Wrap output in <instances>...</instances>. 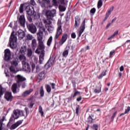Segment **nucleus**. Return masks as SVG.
Returning <instances> with one entry per match:
<instances>
[{"mask_svg": "<svg viewBox=\"0 0 130 130\" xmlns=\"http://www.w3.org/2000/svg\"><path fill=\"white\" fill-rule=\"evenodd\" d=\"M45 32V28L43 26L39 27V32L37 33V40L38 42V47L36 50V53L40 54V50L45 49V46L43 43V32Z\"/></svg>", "mask_w": 130, "mask_h": 130, "instance_id": "f257e3e1", "label": "nucleus"}, {"mask_svg": "<svg viewBox=\"0 0 130 130\" xmlns=\"http://www.w3.org/2000/svg\"><path fill=\"white\" fill-rule=\"evenodd\" d=\"M25 81H26V78L21 75L17 76V83H13L11 88L13 94H17V93L20 92V89L18 88V85L19 88L21 86L23 89L26 88V82H25Z\"/></svg>", "mask_w": 130, "mask_h": 130, "instance_id": "f03ea898", "label": "nucleus"}, {"mask_svg": "<svg viewBox=\"0 0 130 130\" xmlns=\"http://www.w3.org/2000/svg\"><path fill=\"white\" fill-rule=\"evenodd\" d=\"M17 29L18 26H14L13 27L12 32L9 39V46L12 49L17 48V41L18 39L17 38V32H16V31H17Z\"/></svg>", "mask_w": 130, "mask_h": 130, "instance_id": "7ed1b4c3", "label": "nucleus"}, {"mask_svg": "<svg viewBox=\"0 0 130 130\" xmlns=\"http://www.w3.org/2000/svg\"><path fill=\"white\" fill-rule=\"evenodd\" d=\"M19 112H18V110H14L13 111V113L11 115V117L10 118L9 121L7 125V127H9V126H11V124H12V123L15 122V120H16V119H18V118H19Z\"/></svg>", "mask_w": 130, "mask_h": 130, "instance_id": "20e7f679", "label": "nucleus"}, {"mask_svg": "<svg viewBox=\"0 0 130 130\" xmlns=\"http://www.w3.org/2000/svg\"><path fill=\"white\" fill-rule=\"evenodd\" d=\"M56 57L54 55H51L50 58L47 63L45 64V68L46 70H48L50 68H51L52 66H53L54 63V61H55Z\"/></svg>", "mask_w": 130, "mask_h": 130, "instance_id": "39448f33", "label": "nucleus"}, {"mask_svg": "<svg viewBox=\"0 0 130 130\" xmlns=\"http://www.w3.org/2000/svg\"><path fill=\"white\" fill-rule=\"evenodd\" d=\"M22 71L26 73V74H29L31 72V67H30V64L29 63L27 62L25 60L22 61Z\"/></svg>", "mask_w": 130, "mask_h": 130, "instance_id": "423d86ee", "label": "nucleus"}, {"mask_svg": "<svg viewBox=\"0 0 130 130\" xmlns=\"http://www.w3.org/2000/svg\"><path fill=\"white\" fill-rule=\"evenodd\" d=\"M46 16L47 20H52L53 17H55L56 14V10L53 9L52 11L48 10L46 11Z\"/></svg>", "mask_w": 130, "mask_h": 130, "instance_id": "0eeeda50", "label": "nucleus"}, {"mask_svg": "<svg viewBox=\"0 0 130 130\" xmlns=\"http://www.w3.org/2000/svg\"><path fill=\"white\" fill-rule=\"evenodd\" d=\"M25 11L28 16H34L35 17H36V12L34 10V7L30 5H28L25 8Z\"/></svg>", "mask_w": 130, "mask_h": 130, "instance_id": "6e6552de", "label": "nucleus"}, {"mask_svg": "<svg viewBox=\"0 0 130 130\" xmlns=\"http://www.w3.org/2000/svg\"><path fill=\"white\" fill-rule=\"evenodd\" d=\"M41 6L42 8L48 9L52 8V4H50V0H42L41 2Z\"/></svg>", "mask_w": 130, "mask_h": 130, "instance_id": "1a4fd4ad", "label": "nucleus"}, {"mask_svg": "<svg viewBox=\"0 0 130 130\" xmlns=\"http://www.w3.org/2000/svg\"><path fill=\"white\" fill-rule=\"evenodd\" d=\"M58 27L57 28L56 34L55 35V39H58L59 36L62 33V29H61V21L59 19L58 20L57 22Z\"/></svg>", "mask_w": 130, "mask_h": 130, "instance_id": "9d476101", "label": "nucleus"}, {"mask_svg": "<svg viewBox=\"0 0 130 130\" xmlns=\"http://www.w3.org/2000/svg\"><path fill=\"white\" fill-rule=\"evenodd\" d=\"M11 50L9 49H6L4 51V60L10 61L11 60Z\"/></svg>", "mask_w": 130, "mask_h": 130, "instance_id": "9b49d317", "label": "nucleus"}, {"mask_svg": "<svg viewBox=\"0 0 130 130\" xmlns=\"http://www.w3.org/2000/svg\"><path fill=\"white\" fill-rule=\"evenodd\" d=\"M27 28L29 30V31L32 34H35L36 33V26L33 23L27 24Z\"/></svg>", "mask_w": 130, "mask_h": 130, "instance_id": "f8f14e48", "label": "nucleus"}, {"mask_svg": "<svg viewBox=\"0 0 130 130\" xmlns=\"http://www.w3.org/2000/svg\"><path fill=\"white\" fill-rule=\"evenodd\" d=\"M23 121H24L23 119L22 120H19L17 121L16 123L13 124L11 126H9L8 127H10V130H13V129H16L19 125H20V124H22L23 123Z\"/></svg>", "mask_w": 130, "mask_h": 130, "instance_id": "ddd939ff", "label": "nucleus"}, {"mask_svg": "<svg viewBox=\"0 0 130 130\" xmlns=\"http://www.w3.org/2000/svg\"><path fill=\"white\" fill-rule=\"evenodd\" d=\"M4 98L6 99V100H7V101L12 102V101H13V98H14V96H13L12 95V92L6 91L5 94Z\"/></svg>", "mask_w": 130, "mask_h": 130, "instance_id": "4468645a", "label": "nucleus"}, {"mask_svg": "<svg viewBox=\"0 0 130 130\" xmlns=\"http://www.w3.org/2000/svg\"><path fill=\"white\" fill-rule=\"evenodd\" d=\"M75 19V28H78L80 25H81V17L80 15H77L74 17Z\"/></svg>", "mask_w": 130, "mask_h": 130, "instance_id": "2eb2a0df", "label": "nucleus"}, {"mask_svg": "<svg viewBox=\"0 0 130 130\" xmlns=\"http://www.w3.org/2000/svg\"><path fill=\"white\" fill-rule=\"evenodd\" d=\"M17 34H18V39L19 40H22L26 35V34H25V32L22 29L18 30L17 31Z\"/></svg>", "mask_w": 130, "mask_h": 130, "instance_id": "dca6fc26", "label": "nucleus"}, {"mask_svg": "<svg viewBox=\"0 0 130 130\" xmlns=\"http://www.w3.org/2000/svg\"><path fill=\"white\" fill-rule=\"evenodd\" d=\"M19 23L21 27H25V23H26V19H25L24 15H21L19 19Z\"/></svg>", "mask_w": 130, "mask_h": 130, "instance_id": "f3484780", "label": "nucleus"}, {"mask_svg": "<svg viewBox=\"0 0 130 130\" xmlns=\"http://www.w3.org/2000/svg\"><path fill=\"white\" fill-rule=\"evenodd\" d=\"M28 102L29 103L27 105L28 108H33V106H34V104H35V100L33 96L28 99Z\"/></svg>", "mask_w": 130, "mask_h": 130, "instance_id": "a211bd4d", "label": "nucleus"}, {"mask_svg": "<svg viewBox=\"0 0 130 130\" xmlns=\"http://www.w3.org/2000/svg\"><path fill=\"white\" fill-rule=\"evenodd\" d=\"M38 79L40 81H42V80L45 79V71H43L40 72L38 76Z\"/></svg>", "mask_w": 130, "mask_h": 130, "instance_id": "6ab92c4d", "label": "nucleus"}, {"mask_svg": "<svg viewBox=\"0 0 130 130\" xmlns=\"http://www.w3.org/2000/svg\"><path fill=\"white\" fill-rule=\"evenodd\" d=\"M70 46H66V47L64 49V50L62 53V56H63V57H67V56L69 55V52L70 51Z\"/></svg>", "mask_w": 130, "mask_h": 130, "instance_id": "aec40b11", "label": "nucleus"}, {"mask_svg": "<svg viewBox=\"0 0 130 130\" xmlns=\"http://www.w3.org/2000/svg\"><path fill=\"white\" fill-rule=\"evenodd\" d=\"M85 29H86V20H85L83 21L80 26V28L79 31H81V32H84V31H85Z\"/></svg>", "mask_w": 130, "mask_h": 130, "instance_id": "412c9836", "label": "nucleus"}, {"mask_svg": "<svg viewBox=\"0 0 130 130\" xmlns=\"http://www.w3.org/2000/svg\"><path fill=\"white\" fill-rule=\"evenodd\" d=\"M32 92H33V89H30L29 90L24 91L22 93V96L23 97H26V96H28V95H29L30 93H32Z\"/></svg>", "mask_w": 130, "mask_h": 130, "instance_id": "4be33fe9", "label": "nucleus"}, {"mask_svg": "<svg viewBox=\"0 0 130 130\" xmlns=\"http://www.w3.org/2000/svg\"><path fill=\"white\" fill-rule=\"evenodd\" d=\"M93 117H94V114L89 115L87 118L88 123H93Z\"/></svg>", "mask_w": 130, "mask_h": 130, "instance_id": "5701e85b", "label": "nucleus"}, {"mask_svg": "<svg viewBox=\"0 0 130 130\" xmlns=\"http://www.w3.org/2000/svg\"><path fill=\"white\" fill-rule=\"evenodd\" d=\"M27 51V47L26 46H23L21 47V49H20V53H25Z\"/></svg>", "mask_w": 130, "mask_h": 130, "instance_id": "b1692460", "label": "nucleus"}, {"mask_svg": "<svg viewBox=\"0 0 130 130\" xmlns=\"http://www.w3.org/2000/svg\"><path fill=\"white\" fill-rule=\"evenodd\" d=\"M67 39H68V34H65L63 35L61 38V42L62 44H63V43L67 41Z\"/></svg>", "mask_w": 130, "mask_h": 130, "instance_id": "393cba45", "label": "nucleus"}, {"mask_svg": "<svg viewBox=\"0 0 130 130\" xmlns=\"http://www.w3.org/2000/svg\"><path fill=\"white\" fill-rule=\"evenodd\" d=\"M39 112L40 113L41 116H42V117L44 116V112H43V109L41 106H39Z\"/></svg>", "mask_w": 130, "mask_h": 130, "instance_id": "a878e982", "label": "nucleus"}, {"mask_svg": "<svg viewBox=\"0 0 130 130\" xmlns=\"http://www.w3.org/2000/svg\"><path fill=\"white\" fill-rule=\"evenodd\" d=\"M130 111V107L128 106L127 109H125V112L120 114V117L122 116V115H124V114H126V113H128Z\"/></svg>", "mask_w": 130, "mask_h": 130, "instance_id": "bb28decb", "label": "nucleus"}, {"mask_svg": "<svg viewBox=\"0 0 130 130\" xmlns=\"http://www.w3.org/2000/svg\"><path fill=\"white\" fill-rule=\"evenodd\" d=\"M40 97H44V89H43V86H42L40 89Z\"/></svg>", "mask_w": 130, "mask_h": 130, "instance_id": "cd10ccee", "label": "nucleus"}, {"mask_svg": "<svg viewBox=\"0 0 130 130\" xmlns=\"http://www.w3.org/2000/svg\"><path fill=\"white\" fill-rule=\"evenodd\" d=\"M31 46L32 48H35L37 46V42H36V39H33L32 40Z\"/></svg>", "mask_w": 130, "mask_h": 130, "instance_id": "c85d7f7f", "label": "nucleus"}, {"mask_svg": "<svg viewBox=\"0 0 130 130\" xmlns=\"http://www.w3.org/2000/svg\"><path fill=\"white\" fill-rule=\"evenodd\" d=\"M118 35V30H116L112 35H111L110 37L108 38V40H110L111 38H113V37L116 36V35Z\"/></svg>", "mask_w": 130, "mask_h": 130, "instance_id": "c756f323", "label": "nucleus"}, {"mask_svg": "<svg viewBox=\"0 0 130 130\" xmlns=\"http://www.w3.org/2000/svg\"><path fill=\"white\" fill-rule=\"evenodd\" d=\"M59 10L60 12H64L66 10H67V8L66 7L62 6V5H59Z\"/></svg>", "mask_w": 130, "mask_h": 130, "instance_id": "7c9ffc66", "label": "nucleus"}, {"mask_svg": "<svg viewBox=\"0 0 130 130\" xmlns=\"http://www.w3.org/2000/svg\"><path fill=\"white\" fill-rule=\"evenodd\" d=\"M95 13H96V8H92L90 11V16H94Z\"/></svg>", "mask_w": 130, "mask_h": 130, "instance_id": "2f4dec72", "label": "nucleus"}, {"mask_svg": "<svg viewBox=\"0 0 130 130\" xmlns=\"http://www.w3.org/2000/svg\"><path fill=\"white\" fill-rule=\"evenodd\" d=\"M32 50L31 49H28L27 53V56H28V57H31V56H32Z\"/></svg>", "mask_w": 130, "mask_h": 130, "instance_id": "473e14b6", "label": "nucleus"}, {"mask_svg": "<svg viewBox=\"0 0 130 130\" xmlns=\"http://www.w3.org/2000/svg\"><path fill=\"white\" fill-rule=\"evenodd\" d=\"M23 12H24V4H21L19 8V13L22 14Z\"/></svg>", "mask_w": 130, "mask_h": 130, "instance_id": "72a5a7b5", "label": "nucleus"}, {"mask_svg": "<svg viewBox=\"0 0 130 130\" xmlns=\"http://www.w3.org/2000/svg\"><path fill=\"white\" fill-rule=\"evenodd\" d=\"M24 110H25V113H26V115H25L24 118H26L27 116H28V115H29V113H30V111H29V109L27 107H25L24 108Z\"/></svg>", "mask_w": 130, "mask_h": 130, "instance_id": "f704fd0d", "label": "nucleus"}, {"mask_svg": "<svg viewBox=\"0 0 130 130\" xmlns=\"http://www.w3.org/2000/svg\"><path fill=\"white\" fill-rule=\"evenodd\" d=\"M103 5V2L102 0H99L98 3V8L100 9Z\"/></svg>", "mask_w": 130, "mask_h": 130, "instance_id": "c9c22d12", "label": "nucleus"}, {"mask_svg": "<svg viewBox=\"0 0 130 130\" xmlns=\"http://www.w3.org/2000/svg\"><path fill=\"white\" fill-rule=\"evenodd\" d=\"M51 42H52V36H51L47 41V44L48 46H50Z\"/></svg>", "mask_w": 130, "mask_h": 130, "instance_id": "e433bc0d", "label": "nucleus"}, {"mask_svg": "<svg viewBox=\"0 0 130 130\" xmlns=\"http://www.w3.org/2000/svg\"><path fill=\"white\" fill-rule=\"evenodd\" d=\"M99 126L98 124H93V125L91 126V128L94 130H98V128Z\"/></svg>", "mask_w": 130, "mask_h": 130, "instance_id": "4c0bfd02", "label": "nucleus"}, {"mask_svg": "<svg viewBox=\"0 0 130 130\" xmlns=\"http://www.w3.org/2000/svg\"><path fill=\"white\" fill-rule=\"evenodd\" d=\"M111 13H109V12H107L106 13V16L104 18V19L103 20V22H105V21H106L107 20V19H108V18L109 17V16H110Z\"/></svg>", "mask_w": 130, "mask_h": 130, "instance_id": "58836bf2", "label": "nucleus"}, {"mask_svg": "<svg viewBox=\"0 0 130 130\" xmlns=\"http://www.w3.org/2000/svg\"><path fill=\"white\" fill-rule=\"evenodd\" d=\"M44 60V56L40 55L39 56V63L41 64L42 62Z\"/></svg>", "mask_w": 130, "mask_h": 130, "instance_id": "ea45409f", "label": "nucleus"}, {"mask_svg": "<svg viewBox=\"0 0 130 130\" xmlns=\"http://www.w3.org/2000/svg\"><path fill=\"white\" fill-rule=\"evenodd\" d=\"M94 93H95V94H99V93L101 92V88L100 89H98V88H95L93 90Z\"/></svg>", "mask_w": 130, "mask_h": 130, "instance_id": "a19ab883", "label": "nucleus"}, {"mask_svg": "<svg viewBox=\"0 0 130 130\" xmlns=\"http://www.w3.org/2000/svg\"><path fill=\"white\" fill-rule=\"evenodd\" d=\"M79 111H80V105H78L76 107V113L77 115H79Z\"/></svg>", "mask_w": 130, "mask_h": 130, "instance_id": "79ce46f5", "label": "nucleus"}, {"mask_svg": "<svg viewBox=\"0 0 130 130\" xmlns=\"http://www.w3.org/2000/svg\"><path fill=\"white\" fill-rule=\"evenodd\" d=\"M46 90L47 93H50L51 92V87L49 85H47Z\"/></svg>", "mask_w": 130, "mask_h": 130, "instance_id": "37998d69", "label": "nucleus"}, {"mask_svg": "<svg viewBox=\"0 0 130 130\" xmlns=\"http://www.w3.org/2000/svg\"><path fill=\"white\" fill-rule=\"evenodd\" d=\"M117 114V111H115L113 115L112 116L111 118V121H113L115 116H116V114Z\"/></svg>", "mask_w": 130, "mask_h": 130, "instance_id": "c03bdc74", "label": "nucleus"}, {"mask_svg": "<svg viewBox=\"0 0 130 130\" xmlns=\"http://www.w3.org/2000/svg\"><path fill=\"white\" fill-rule=\"evenodd\" d=\"M5 119H6V116H3L2 117V118L1 119H0V125H2L4 124V121H5Z\"/></svg>", "mask_w": 130, "mask_h": 130, "instance_id": "a18cd8bd", "label": "nucleus"}, {"mask_svg": "<svg viewBox=\"0 0 130 130\" xmlns=\"http://www.w3.org/2000/svg\"><path fill=\"white\" fill-rule=\"evenodd\" d=\"M11 64H12V66H15V67H17V66H18V62H17L16 60H13L11 61Z\"/></svg>", "mask_w": 130, "mask_h": 130, "instance_id": "49530a36", "label": "nucleus"}, {"mask_svg": "<svg viewBox=\"0 0 130 130\" xmlns=\"http://www.w3.org/2000/svg\"><path fill=\"white\" fill-rule=\"evenodd\" d=\"M9 70L11 73H14V72H15V67H14V66H10V67L9 68Z\"/></svg>", "mask_w": 130, "mask_h": 130, "instance_id": "de8ad7c7", "label": "nucleus"}, {"mask_svg": "<svg viewBox=\"0 0 130 130\" xmlns=\"http://www.w3.org/2000/svg\"><path fill=\"white\" fill-rule=\"evenodd\" d=\"M26 38L28 39V40H32V38H33V37L32 35L30 34H28L26 35Z\"/></svg>", "mask_w": 130, "mask_h": 130, "instance_id": "09e8293b", "label": "nucleus"}, {"mask_svg": "<svg viewBox=\"0 0 130 130\" xmlns=\"http://www.w3.org/2000/svg\"><path fill=\"white\" fill-rule=\"evenodd\" d=\"M52 7H53V6H57V0H52Z\"/></svg>", "mask_w": 130, "mask_h": 130, "instance_id": "8fccbe9b", "label": "nucleus"}, {"mask_svg": "<svg viewBox=\"0 0 130 130\" xmlns=\"http://www.w3.org/2000/svg\"><path fill=\"white\" fill-rule=\"evenodd\" d=\"M81 92L76 91L75 92L74 95H73V98H74V97H76L77 95H80Z\"/></svg>", "mask_w": 130, "mask_h": 130, "instance_id": "3c124183", "label": "nucleus"}, {"mask_svg": "<svg viewBox=\"0 0 130 130\" xmlns=\"http://www.w3.org/2000/svg\"><path fill=\"white\" fill-rule=\"evenodd\" d=\"M40 55H42V56H44L45 55V51L44 50H40Z\"/></svg>", "mask_w": 130, "mask_h": 130, "instance_id": "603ef678", "label": "nucleus"}, {"mask_svg": "<svg viewBox=\"0 0 130 130\" xmlns=\"http://www.w3.org/2000/svg\"><path fill=\"white\" fill-rule=\"evenodd\" d=\"M18 58L20 59V60H22V59H24V58H25V57L24 55H20L18 57Z\"/></svg>", "mask_w": 130, "mask_h": 130, "instance_id": "864d4df0", "label": "nucleus"}, {"mask_svg": "<svg viewBox=\"0 0 130 130\" xmlns=\"http://www.w3.org/2000/svg\"><path fill=\"white\" fill-rule=\"evenodd\" d=\"M76 37H77V35H76V33L75 32H72L71 34V38L73 39H75L76 38Z\"/></svg>", "mask_w": 130, "mask_h": 130, "instance_id": "5fc2aeb1", "label": "nucleus"}, {"mask_svg": "<svg viewBox=\"0 0 130 130\" xmlns=\"http://www.w3.org/2000/svg\"><path fill=\"white\" fill-rule=\"evenodd\" d=\"M48 31H52V30H53V27H52V26L51 25H48Z\"/></svg>", "mask_w": 130, "mask_h": 130, "instance_id": "6e6d98bb", "label": "nucleus"}, {"mask_svg": "<svg viewBox=\"0 0 130 130\" xmlns=\"http://www.w3.org/2000/svg\"><path fill=\"white\" fill-rule=\"evenodd\" d=\"M31 16H27V20L29 21V23H31L32 21V17H31Z\"/></svg>", "mask_w": 130, "mask_h": 130, "instance_id": "4d7b16f0", "label": "nucleus"}, {"mask_svg": "<svg viewBox=\"0 0 130 130\" xmlns=\"http://www.w3.org/2000/svg\"><path fill=\"white\" fill-rule=\"evenodd\" d=\"M29 3H30V4L31 5V6H35V5H36V3H35V1L34 0H30Z\"/></svg>", "mask_w": 130, "mask_h": 130, "instance_id": "13d9d810", "label": "nucleus"}, {"mask_svg": "<svg viewBox=\"0 0 130 130\" xmlns=\"http://www.w3.org/2000/svg\"><path fill=\"white\" fill-rule=\"evenodd\" d=\"M113 10H114V7L112 6L111 8L109 9L108 12L111 14V12H113Z\"/></svg>", "mask_w": 130, "mask_h": 130, "instance_id": "bf43d9fd", "label": "nucleus"}, {"mask_svg": "<svg viewBox=\"0 0 130 130\" xmlns=\"http://www.w3.org/2000/svg\"><path fill=\"white\" fill-rule=\"evenodd\" d=\"M5 93V90H0V98H2V96Z\"/></svg>", "mask_w": 130, "mask_h": 130, "instance_id": "052dcab7", "label": "nucleus"}, {"mask_svg": "<svg viewBox=\"0 0 130 130\" xmlns=\"http://www.w3.org/2000/svg\"><path fill=\"white\" fill-rule=\"evenodd\" d=\"M50 85H51L52 89H55V83H50Z\"/></svg>", "mask_w": 130, "mask_h": 130, "instance_id": "680f3d73", "label": "nucleus"}, {"mask_svg": "<svg viewBox=\"0 0 130 130\" xmlns=\"http://www.w3.org/2000/svg\"><path fill=\"white\" fill-rule=\"evenodd\" d=\"M115 52V50H114L111 51L110 52V56H112V55H113V54H114Z\"/></svg>", "mask_w": 130, "mask_h": 130, "instance_id": "e2e57ef3", "label": "nucleus"}, {"mask_svg": "<svg viewBox=\"0 0 130 130\" xmlns=\"http://www.w3.org/2000/svg\"><path fill=\"white\" fill-rule=\"evenodd\" d=\"M31 70L32 72H34V70H35V64L34 63H32L31 65Z\"/></svg>", "mask_w": 130, "mask_h": 130, "instance_id": "0e129e2a", "label": "nucleus"}, {"mask_svg": "<svg viewBox=\"0 0 130 130\" xmlns=\"http://www.w3.org/2000/svg\"><path fill=\"white\" fill-rule=\"evenodd\" d=\"M81 100H82V96H81L77 98L76 99V101H77L78 102H80V101H81Z\"/></svg>", "mask_w": 130, "mask_h": 130, "instance_id": "69168bd1", "label": "nucleus"}, {"mask_svg": "<svg viewBox=\"0 0 130 130\" xmlns=\"http://www.w3.org/2000/svg\"><path fill=\"white\" fill-rule=\"evenodd\" d=\"M48 21H46V23L48 25H51L52 24V22L51 21L49 20H47Z\"/></svg>", "mask_w": 130, "mask_h": 130, "instance_id": "338daca9", "label": "nucleus"}, {"mask_svg": "<svg viewBox=\"0 0 130 130\" xmlns=\"http://www.w3.org/2000/svg\"><path fill=\"white\" fill-rule=\"evenodd\" d=\"M60 3L61 5H66V3L64 2V0H60Z\"/></svg>", "mask_w": 130, "mask_h": 130, "instance_id": "774afa93", "label": "nucleus"}]
</instances>
